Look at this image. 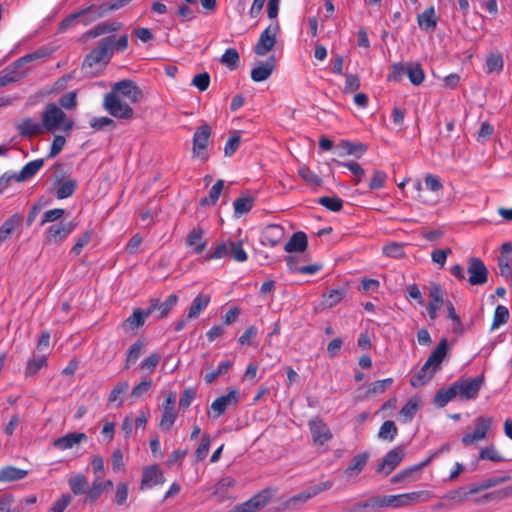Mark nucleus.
Here are the masks:
<instances>
[{
    "label": "nucleus",
    "mask_w": 512,
    "mask_h": 512,
    "mask_svg": "<svg viewBox=\"0 0 512 512\" xmlns=\"http://www.w3.org/2000/svg\"><path fill=\"white\" fill-rule=\"evenodd\" d=\"M279 31V22H271V24L261 32L260 37L254 47V52L258 56H265L268 52H270L276 44V36Z\"/></svg>",
    "instance_id": "1a4fd4ad"
},
{
    "label": "nucleus",
    "mask_w": 512,
    "mask_h": 512,
    "mask_svg": "<svg viewBox=\"0 0 512 512\" xmlns=\"http://www.w3.org/2000/svg\"><path fill=\"white\" fill-rule=\"evenodd\" d=\"M405 450L402 446H397L386 453L381 463L376 468L377 473L389 475L403 460Z\"/></svg>",
    "instance_id": "dca6fc26"
},
{
    "label": "nucleus",
    "mask_w": 512,
    "mask_h": 512,
    "mask_svg": "<svg viewBox=\"0 0 512 512\" xmlns=\"http://www.w3.org/2000/svg\"><path fill=\"white\" fill-rule=\"evenodd\" d=\"M417 23L421 29L426 31L433 30L436 28L437 20L435 17V9L433 6L425 9L421 14L417 17Z\"/></svg>",
    "instance_id": "e433bc0d"
},
{
    "label": "nucleus",
    "mask_w": 512,
    "mask_h": 512,
    "mask_svg": "<svg viewBox=\"0 0 512 512\" xmlns=\"http://www.w3.org/2000/svg\"><path fill=\"white\" fill-rule=\"evenodd\" d=\"M370 458L367 451L356 454L344 470V475L348 479L356 478L366 467Z\"/></svg>",
    "instance_id": "6ab92c4d"
},
{
    "label": "nucleus",
    "mask_w": 512,
    "mask_h": 512,
    "mask_svg": "<svg viewBox=\"0 0 512 512\" xmlns=\"http://www.w3.org/2000/svg\"><path fill=\"white\" fill-rule=\"evenodd\" d=\"M504 60L500 53L490 54L486 59V73L499 74L503 70Z\"/></svg>",
    "instance_id": "a18cd8bd"
},
{
    "label": "nucleus",
    "mask_w": 512,
    "mask_h": 512,
    "mask_svg": "<svg viewBox=\"0 0 512 512\" xmlns=\"http://www.w3.org/2000/svg\"><path fill=\"white\" fill-rule=\"evenodd\" d=\"M337 164L347 168L355 176V184L358 185L365 176V171L361 165L354 161L342 162L337 161Z\"/></svg>",
    "instance_id": "052dcab7"
},
{
    "label": "nucleus",
    "mask_w": 512,
    "mask_h": 512,
    "mask_svg": "<svg viewBox=\"0 0 512 512\" xmlns=\"http://www.w3.org/2000/svg\"><path fill=\"white\" fill-rule=\"evenodd\" d=\"M433 494L428 490L413 491L396 495H383L385 508H399L418 502H426L432 498Z\"/></svg>",
    "instance_id": "39448f33"
},
{
    "label": "nucleus",
    "mask_w": 512,
    "mask_h": 512,
    "mask_svg": "<svg viewBox=\"0 0 512 512\" xmlns=\"http://www.w3.org/2000/svg\"><path fill=\"white\" fill-rule=\"evenodd\" d=\"M121 28V23L119 22H103L94 26L92 29L86 32V35L91 38L98 37L100 35L108 34L115 32Z\"/></svg>",
    "instance_id": "58836bf2"
},
{
    "label": "nucleus",
    "mask_w": 512,
    "mask_h": 512,
    "mask_svg": "<svg viewBox=\"0 0 512 512\" xmlns=\"http://www.w3.org/2000/svg\"><path fill=\"white\" fill-rule=\"evenodd\" d=\"M230 245V257L237 262H245L248 259V255L243 248L241 241H231L229 240Z\"/></svg>",
    "instance_id": "bf43d9fd"
},
{
    "label": "nucleus",
    "mask_w": 512,
    "mask_h": 512,
    "mask_svg": "<svg viewBox=\"0 0 512 512\" xmlns=\"http://www.w3.org/2000/svg\"><path fill=\"white\" fill-rule=\"evenodd\" d=\"M239 391L232 389L227 394L217 397L211 404L210 410L208 411L209 417L213 419L219 418L225 413L228 407L236 406L239 402Z\"/></svg>",
    "instance_id": "f8f14e48"
},
{
    "label": "nucleus",
    "mask_w": 512,
    "mask_h": 512,
    "mask_svg": "<svg viewBox=\"0 0 512 512\" xmlns=\"http://www.w3.org/2000/svg\"><path fill=\"white\" fill-rule=\"evenodd\" d=\"M271 497L272 494L270 489H264L258 494L251 497L249 500L254 512L263 508L271 500Z\"/></svg>",
    "instance_id": "3c124183"
},
{
    "label": "nucleus",
    "mask_w": 512,
    "mask_h": 512,
    "mask_svg": "<svg viewBox=\"0 0 512 512\" xmlns=\"http://www.w3.org/2000/svg\"><path fill=\"white\" fill-rule=\"evenodd\" d=\"M448 315L447 317L453 322V332L454 333H462L463 332V325L460 320V317L457 315L454 305L450 300H447L445 302Z\"/></svg>",
    "instance_id": "680f3d73"
},
{
    "label": "nucleus",
    "mask_w": 512,
    "mask_h": 512,
    "mask_svg": "<svg viewBox=\"0 0 512 512\" xmlns=\"http://www.w3.org/2000/svg\"><path fill=\"white\" fill-rule=\"evenodd\" d=\"M236 481L232 477H224L220 479L211 489L212 495L218 502L230 499L229 491L235 486Z\"/></svg>",
    "instance_id": "b1692460"
},
{
    "label": "nucleus",
    "mask_w": 512,
    "mask_h": 512,
    "mask_svg": "<svg viewBox=\"0 0 512 512\" xmlns=\"http://www.w3.org/2000/svg\"><path fill=\"white\" fill-rule=\"evenodd\" d=\"M346 291L344 289H332L323 294V304L326 307H333L337 305L345 297Z\"/></svg>",
    "instance_id": "09e8293b"
},
{
    "label": "nucleus",
    "mask_w": 512,
    "mask_h": 512,
    "mask_svg": "<svg viewBox=\"0 0 512 512\" xmlns=\"http://www.w3.org/2000/svg\"><path fill=\"white\" fill-rule=\"evenodd\" d=\"M284 236V229L282 226L272 224L269 226L263 236V244L275 247L281 241Z\"/></svg>",
    "instance_id": "f704fd0d"
},
{
    "label": "nucleus",
    "mask_w": 512,
    "mask_h": 512,
    "mask_svg": "<svg viewBox=\"0 0 512 512\" xmlns=\"http://www.w3.org/2000/svg\"><path fill=\"white\" fill-rule=\"evenodd\" d=\"M337 148L341 150L339 153L340 156L351 155L356 158L362 157L368 149L366 144L353 143L348 140H342Z\"/></svg>",
    "instance_id": "c85d7f7f"
},
{
    "label": "nucleus",
    "mask_w": 512,
    "mask_h": 512,
    "mask_svg": "<svg viewBox=\"0 0 512 512\" xmlns=\"http://www.w3.org/2000/svg\"><path fill=\"white\" fill-rule=\"evenodd\" d=\"M179 298L176 294H170L164 302H161L158 298H152L149 301L147 311L149 315L154 312H158V319L166 317L171 309L177 304Z\"/></svg>",
    "instance_id": "f3484780"
},
{
    "label": "nucleus",
    "mask_w": 512,
    "mask_h": 512,
    "mask_svg": "<svg viewBox=\"0 0 512 512\" xmlns=\"http://www.w3.org/2000/svg\"><path fill=\"white\" fill-rule=\"evenodd\" d=\"M254 205V199L251 196L244 195L241 197H238L235 199L233 206H234V213L237 216H241L245 213H248Z\"/></svg>",
    "instance_id": "c03bdc74"
},
{
    "label": "nucleus",
    "mask_w": 512,
    "mask_h": 512,
    "mask_svg": "<svg viewBox=\"0 0 512 512\" xmlns=\"http://www.w3.org/2000/svg\"><path fill=\"white\" fill-rule=\"evenodd\" d=\"M149 312L142 309H135L133 313L122 323L123 329L135 330L144 325L145 320L149 317Z\"/></svg>",
    "instance_id": "2f4dec72"
},
{
    "label": "nucleus",
    "mask_w": 512,
    "mask_h": 512,
    "mask_svg": "<svg viewBox=\"0 0 512 512\" xmlns=\"http://www.w3.org/2000/svg\"><path fill=\"white\" fill-rule=\"evenodd\" d=\"M275 69V57L270 56L265 62L251 70V79L254 82H263L267 80Z\"/></svg>",
    "instance_id": "393cba45"
},
{
    "label": "nucleus",
    "mask_w": 512,
    "mask_h": 512,
    "mask_svg": "<svg viewBox=\"0 0 512 512\" xmlns=\"http://www.w3.org/2000/svg\"><path fill=\"white\" fill-rule=\"evenodd\" d=\"M308 427L311 432L314 445L323 446L333 438L330 428L320 417L310 419L308 421Z\"/></svg>",
    "instance_id": "2eb2a0df"
},
{
    "label": "nucleus",
    "mask_w": 512,
    "mask_h": 512,
    "mask_svg": "<svg viewBox=\"0 0 512 512\" xmlns=\"http://www.w3.org/2000/svg\"><path fill=\"white\" fill-rule=\"evenodd\" d=\"M484 493L474 498V503L482 505L488 502H498L512 497V486H507L495 490H485Z\"/></svg>",
    "instance_id": "a211bd4d"
},
{
    "label": "nucleus",
    "mask_w": 512,
    "mask_h": 512,
    "mask_svg": "<svg viewBox=\"0 0 512 512\" xmlns=\"http://www.w3.org/2000/svg\"><path fill=\"white\" fill-rule=\"evenodd\" d=\"M103 107L112 117L117 119L130 120L134 115L132 107L114 93L104 95Z\"/></svg>",
    "instance_id": "423d86ee"
},
{
    "label": "nucleus",
    "mask_w": 512,
    "mask_h": 512,
    "mask_svg": "<svg viewBox=\"0 0 512 512\" xmlns=\"http://www.w3.org/2000/svg\"><path fill=\"white\" fill-rule=\"evenodd\" d=\"M28 471L14 466H4L0 469V482H12L24 479Z\"/></svg>",
    "instance_id": "72a5a7b5"
},
{
    "label": "nucleus",
    "mask_w": 512,
    "mask_h": 512,
    "mask_svg": "<svg viewBox=\"0 0 512 512\" xmlns=\"http://www.w3.org/2000/svg\"><path fill=\"white\" fill-rule=\"evenodd\" d=\"M318 203L332 212H339L343 208V200L337 196H323L318 199Z\"/></svg>",
    "instance_id": "6e6d98bb"
},
{
    "label": "nucleus",
    "mask_w": 512,
    "mask_h": 512,
    "mask_svg": "<svg viewBox=\"0 0 512 512\" xmlns=\"http://www.w3.org/2000/svg\"><path fill=\"white\" fill-rule=\"evenodd\" d=\"M165 477L158 465H151L144 469L141 479V489L151 488L163 484Z\"/></svg>",
    "instance_id": "4be33fe9"
},
{
    "label": "nucleus",
    "mask_w": 512,
    "mask_h": 512,
    "mask_svg": "<svg viewBox=\"0 0 512 512\" xmlns=\"http://www.w3.org/2000/svg\"><path fill=\"white\" fill-rule=\"evenodd\" d=\"M44 160L36 159L25 164L22 169L14 174V179L17 182H25L34 177L38 171L43 167Z\"/></svg>",
    "instance_id": "bb28decb"
},
{
    "label": "nucleus",
    "mask_w": 512,
    "mask_h": 512,
    "mask_svg": "<svg viewBox=\"0 0 512 512\" xmlns=\"http://www.w3.org/2000/svg\"><path fill=\"white\" fill-rule=\"evenodd\" d=\"M491 417L479 416L475 420V428L472 432H466L462 436V443L465 446H471L487 437L492 425Z\"/></svg>",
    "instance_id": "9b49d317"
},
{
    "label": "nucleus",
    "mask_w": 512,
    "mask_h": 512,
    "mask_svg": "<svg viewBox=\"0 0 512 512\" xmlns=\"http://www.w3.org/2000/svg\"><path fill=\"white\" fill-rule=\"evenodd\" d=\"M17 129L21 136L31 137L42 132V125L31 118H25L17 125Z\"/></svg>",
    "instance_id": "4c0bfd02"
},
{
    "label": "nucleus",
    "mask_w": 512,
    "mask_h": 512,
    "mask_svg": "<svg viewBox=\"0 0 512 512\" xmlns=\"http://www.w3.org/2000/svg\"><path fill=\"white\" fill-rule=\"evenodd\" d=\"M308 246L307 235L298 231L295 232L284 246L287 253L304 252Z\"/></svg>",
    "instance_id": "c756f323"
},
{
    "label": "nucleus",
    "mask_w": 512,
    "mask_h": 512,
    "mask_svg": "<svg viewBox=\"0 0 512 512\" xmlns=\"http://www.w3.org/2000/svg\"><path fill=\"white\" fill-rule=\"evenodd\" d=\"M78 187L76 180L68 178L59 184L56 190V197L60 200L66 199L74 194Z\"/></svg>",
    "instance_id": "a19ab883"
},
{
    "label": "nucleus",
    "mask_w": 512,
    "mask_h": 512,
    "mask_svg": "<svg viewBox=\"0 0 512 512\" xmlns=\"http://www.w3.org/2000/svg\"><path fill=\"white\" fill-rule=\"evenodd\" d=\"M241 137L238 131H235L226 141L224 147L225 156H232L239 148Z\"/></svg>",
    "instance_id": "338daca9"
},
{
    "label": "nucleus",
    "mask_w": 512,
    "mask_h": 512,
    "mask_svg": "<svg viewBox=\"0 0 512 512\" xmlns=\"http://www.w3.org/2000/svg\"><path fill=\"white\" fill-rule=\"evenodd\" d=\"M510 480L509 475L504 476H494L487 479H484L478 483L472 484L465 488H459L456 490L449 491L443 496V499L450 500L456 503L464 502L471 495L479 494L481 491L488 490L490 488L496 487L500 484H503Z\"/></svg>",
    "instance_id": "f03ea898"
},
{
    "label": "nucleus",
    "mask_w": 512,
    "mask_h": 512,
    "mask_svg": "<svg viewBox=\"0 0 512 512\" xmlns=\"http://www.w3.org/2000/svg\"><path fill=\"white\" fill-rule=\"evenodd\" d=\"M103 492L104 491L101 488V481H98V479H94L91 486H89L85 493L83 503L88 505L95 504L99 500Z\"/></svg>",
    "instance_id": "79ce46f5"
},
{
    "label": "nucleus",
    "mask_w": 512,
    "mask_h": 512,
    "mask_svg": "<svg viewBox=\"0 0 512 512\" xmlns=\"http://www.w3.org/2000/svg\"><path fill=\"white\" fill-rule=\"evenodd\" d=\"M110 93H114L119 98H127L130 103L141 101L143 94L139 86L132 80H122L112 86Z\"/></svg>",
    "instance_id": "ddd939ff"
},
{
    "label": "nucleus",
    "mask_w": 512,
    "mask_h": 512,
    "mask_svg": "<svg viewBox=\"0 0 512 512\" xmlns=\"http://www.w3.org/2000/svg\"><path fill=\"white\" fill-rule=\"evenodd\" d=\"M42 124L48 132H54L58 128L68 132L72 130L74 121L67 119L66 114L56 104L50 103L42 113Z\"/></svg>",
    "instance_id": "20e7f679"
},
{
    "label": "nucleus",
    "mask_w": 512,
    "mask_h": 512,
    "mask_svg": "<svg viewBox=\"0 0 512 512\" xmlns=\"http://www.w3.org/2000/svg\"><path fill=\"white\" fill-rule=\"evenodd\" d=\"M113 55V37L100 39L97 46L93 48L84 58L82 69H92L97 65L106 66Z\"/></svg>",
    "instance_id": "7ed1b4c3"
},
{
    "label": "nucleus",
    "mask_w": 512,
    "mask_h": 512,
    "mask_svg": "<svg viewBox=\"0 0 512 512\" xmlns=\"http://www.w3.org/2000/svg\"><path fill=\"white\" fill-rule=\"evenodd\" d=\"M212 129L207 123L200 125L193 135V148L192 153L194 157L200 158L202 161L208 159L206 149L208 147Z\"/></svg>",
    "instance_id": "6e6552de"
},
{
    "label": "nucleus",
    "mask_w": 512,
    "mask_h": 512,
    "mask_svg": "<svg viewBox=\"0 0 512 512\" xmlns=\"http://www.w3.org/2000/svg\"><path fill=\"white\" fill-rule=\"evenodd\" d=\"M87 440V435L83 432L76 433H67L66 435L56 438L52 445L54 448L65 451L68 449H72L76 446H78L80 443Z\"/></svg>",
    "instance_id": "aec40b11"
},
{
    "label": "nucleus",
    "mask_w": 512,
    "mask_h": 512,
    "mask_svg": "<svg viewBox=\"0 0 512 512\" xmlns=\"http://www.w3.org/2000/svg\"><path fill=\"white\" fill-rule=\"evenodd\" d=\"M203 236L204 230L200 227H195L186 238V245L192 247L195 254H201L206 248V241L203 240Z\"/></svg>",
    "instance_id": "cd10ccee"
},
{
    "label": "nucleus",
    "mask_w": 512,
    "mask_h": 512,
    "mask_svg": "<svg viewBox=\"0 0 512 512\" xmlns=\"http://www.w3.org/2000/svg\"><path fill=\"white\" fill-rule=\"evenodd\" d=\"M22 219L20 214L15 213L4 221L0 227V246L12 237L15 230L20 226Z\"/></svg>",
    "instance_id": "a878e982"
},
{
    "label": "nucleus",
    "mask_w": 512,
    "mask_h": 512,
    "mask_svg": "<svg viewBox=\"0 0 512 512\" xmlns=\"http://www.w3.org/2000/svg\"><path fill=\"white\" fill-rule=\"evenodd\" d=\"M407 76L410 82L415 86L422 84L425 78L424 71L421 65L418 63L408 64Z\"/></svg>",
    "instance_id": "5fc2aeb1"
},
{
    "label": "nucleus",
    "mask_w": 512,
    "mask_h": 512,
    "mask_svg": "<svg viewBox=\"0 0 512 512\" xmlns=\"http://www.w3.org/2000/svg\"><path fill=\"white\" fill-rule=\"evenodd\" d=\"M509 319V311L507 307L503 305H498L494 311L493 321H492V329L499 327L500 325L505 324Z\"/></svg>",
    "instance_id": "e2e57ef3"
},
{
    "label": "nucleus",
    "mask_w": 512,
    "mask_h": 512,
    "mask_svg": "<svg viewBox=\"0 0 512 512\" xmlns=\"http://www.w3.org/2000/svg\"><path fill=\"white\" fill-rule=\"evenodd\" d=\"M210 444L211 438L209 434H203L200 440V444L194 453V458L196 462L203 461L207 457L210 449Z\"/></svg>",
    "instance_id": "4d7b16f0"
},
{
    "label": "nucleus",
    "mask_w": 512,
    "mask_h": 512,
    "mask_svg": "<svg viewBox=\"0 0 512 512\" xmlns=\"http://www.w3.org/2000/svg\"><path fill=\"white\" fill-rule=\"evenodd\" d=\"M177 419V412L175 408H162V415L159 422V427L162 430L169 431Z\"/></svg>",
    "instance_id": "de8ad7c7"
},
{
    "label": "nucleus",
    "mask_w": 512,
    "mask_h": 512,
    "mask_svg": "<svg viewBox=\"0 0 512 512\" xmlns=\"http://www.w3.org/2000/svg\"><path fill=\"white\" fill-rule=\"evenodd\" d=\"M221 63L227 66L229 69L234 70L237 68L239 63V53L234 48H228L221 56Z\"/></svg>",
    "instance_id": "13d9d810"
},
{
    "label": "nucleus",
    "mask_w": 512,
    "mask_h": 512,
    "mask_svg": "<svg viewBox=\"0 0 512 512\" xmlns=\"http://www.w3.org/2000/svg\"><path fill=\"white\" fill-rule=\"evenodd\" d=\"M298 174L309 185L320 187L322 184V179L307 166L299 167Z\"/></svg>",
    "instance_id": "603ef678"
},
{
    "label": "nucleus",
    "mask_w": 512,
    "mask_h": 512,
    "mask_svg": "<svg viewBox=\"0 0 512 512\" xmlns=\"http://www.w3.org/2000/svg\"><path fill=\"white\" fill-rule=\"evenodd\" d=\"M377 510L385 509L383 495H375L365 501H359L350 507H344L343 512H361L363 510Z\"/></svg>",
    "instance_id": "412c9836"
},
{
    "label": "nucleus",
    "mask_w": 512,
    "mask_h": 512,
    "mask_svg": "<svg viewBox=\"0 0 512 512\" xmlns=\"http://www.w3.org/2000/svg\"><path fill=\"white\" fill-rule=\"evenodd\" d=\"M383 254L394 258V259H402L405 257L404 244L398 242H391L383 246L382 248Z\"/></svg>",
    "instance_id": "8fccbe9b"
},
{
    "label": "nucleus",
    "mask_w": 512,
    "mask_h": 512,
    "mask_svg": "<svg viewBox=\"0 0 512 512\" xmlns=\"http://www.w3.org/2000/svg\"><path fill=\"white\" fill-rule=\"evenodd\" d=\"M110 11L106 5V3H103L99 6L91 5L89 7H86L84 9L80 10L81 13V23L84 26L89 25L90 23L96 21L97 19L105 16Z\"/></svg>",
    "instance_id": "5701e85b"
},
{
    "label": "nucleus",
    "mask_w": 512,
    "mask_h": 512,
    "mask_svg": "<svg viewBox=\"0 0 512 512\" xmlns=\"http://www.w3.org/2000/svg\"><path fill=\"white\" fill-rule=\"evenodd\" d=\"M398 428L394 421H384L378 431V437L382 440L392 442L397 436Z\"/></svg>",
    "instance_id": "37998d69"
},
{
    "label": "nucleus",
    "mask_w": 512,
    "mask_h": 512,
    "mask_svg": "<svg viewBox=\"0 0 512 512\" xmlns=\"http://www.w3.org/2000/svg\"><path fill=\"white\" fill-rule=\"evenodd\" d=\"M457 395V391L454 383L449 388H441L437 391L434 396L433 402L439 407H445L450 401H452Z\"/></svg>",
    "instance_id": "c9c22d12"
},
{
    "label": "nucleus",
    "mask_w": 512,
    "mask_h": 512,
    "mask_svg": "<svg viewBox=\"0 0 512 512\" xmlns=\"http://www.w3.org/2000/svg\"><path fill=\"white\" fill-rule=\"evenodd\" d=\"M447 352L448 341L446 338H443L431 352L420 370L410 378V385L414 388H418L430 382L436 372L440 370L441 364L447 356Z\"/></svg>",
    "instance_id": "f257e3e1"
},
{
    "label": "nucleus",
    "mask_w": 512,
    "mask_h": 512,
    "mask_svg": "<svg viewBox=\"0 0 512 512\" xmlns=\"http://www.w3.org/2000/svg\"><path fill=\"white\" fill-rule=\"evenodd\" d=\"M129 389V383L127 381H121L119 382L110 392L108 397L109 403H114L117 400H119L118 406L122 405V400L120 399V396L125 394Z\"/></svg>",
    "instance_id": "69168bd1"
},
{
    "label": "nucleus",
    "mask_w": 512,
    "mask_h": 512,
    "mask_svg": "<svg viewBox=\"0 0 512 512\" xmlns=\"http://www.w3.org/2000/svg\"><path fill=\"white\" fill-rule=\"evenodd\" d=\"M67 483L71 492L75 496L85 495L87 489L89 488L88 478L82 473H78L69 477Z\"/></svg>",
    "instance_id": "473e14b6"
},
{
    "label": "nucleus",
    "mask_w": 512,
    "mask_h": 512,
    "mask_svg": "<svg viewBox=\"0 0 512 512\" xmlns=\"http://www.w3.org/2000/svg\"><path fill=\"white\" fill-rule=\"evenodd\" d=\"M224 188V180L219 179L215 182V184L211 187L209 194L200 199L201 206H213L217 203L222 190Z\"/></svg>",
    "instance_id": "ea45409f"
},
{
    "label": "nucleus",
    "mask_w": 512,
    "mask_h": 512,
    "mask_svg": "<svg viewBox=\"0 0 512 512\" xmlns=\"http://www.w3.org/2000/svg\"><path fill=\"white\" fill-rule=\"evenodd\" d=\"M142 348L143 342L141 340H137L129 347L125 360V369H128L131 364L136 363V361L139 359L141 355Z\"/></svg>",
    "instance_id": "864d4df0"
},
{
    "label": "nucleus",
    "mask_w": 512,
    "mask_h": 512,
    "mask_svg": "<svg viewBox=\"0 0 512 512\" xmlns=\"http://www.w3.org/2000/svg\"><path fill=\"white\" fill-rule=\"evenodd\" d=\"M467 273L468 282L473 286H482L487 283L489 271L484 262L477 257H471L468 260Z\"/></svg>",
    "instance_id": "4468645a"
},
{
    "label": "nucleus",
    "mask_w": 512,
    "mask_h": 512,
    "mask_svg": "<svg viewBox=\"0 0 512 512\" xmlns=\"http://www.w3.org/2000/svg\"><path fill=\"white\" fill-rule=\"evenodd\" d=\"M47 366V358L44 355L33 357L28 360L25 375L27 377L33 376L38 373L40 369Z\"/></svg>",
    "instance_id": "49530a36"
},
{
    "label": "nucleus",
    "mask_w": 512,
    "mask_h": 512,
    "mask_svg": "<svg viewBox=\"0 0 512 512\" xmlns=\"http://www.w3.org/2000/svg\"><path fill=\"white\" fill-rule=\"evenodd\" d=\"M77 224L73 221L59 222L50 225L44 233V244L59 245L76 229Z\"/></svg>",
    "instance_id": "0eeeda50"
},
{
    "label": "nucleus",
    "mask_w": 512,
    "mask_h": 512,
    "mask_svg": "<svg viewBox=\"0 0 512 512\" xmlns=\"http://www.w3.org/2000/svg\"><path fill=\"white\" fill-rule=\"evenodd\" d=\"M211 302L210 295L198 294L192 301L188 313L187 319H196L199 315L208 307Z\"/></svg>",
    "instance_id": "7c9ffc66"
},
{
    "label": "nucleus",
    "mask_w": 512,
    "mask_h": 512,
    "mask_svg": "<svg viewBox=\"0 0 512 512\" xmlns=\"http://www.w3.org/2000/svg\"><path fill=\"white\" fill-rule=\"evenodd\" d=\"M393 381V378L374 381L368 386L367 394H381L392 385Z\"/></svg>",
    "instance_id": "0e129e2a"
},
{
    "label": "nucleus",
    "mask_w": 512,
    "mask_h": 512,
    "mask_svg": "<svg viewBox=\"0 0 512 512\" xmlns=\"http://www.w3.org/2000/svg\"><path fill=\"white\" fill-rule=\"evenodd\" d=\"M161 356L158 352H153L146 358H144L140 364V368L143 371L153 372L159 364Z\"/></svg>",
    "instance_id": "774afa93"
},
{
    "label": "nucleus",
    "mask_w": 512,
    "mask_h": 512,
    "mask_svg": "<svg viewBox=\"0 0 512 512\" xmlns=\"http://www.w3.org/2000/svg\"><path fill=\"white\" fill-rule=\"evenodd\" d=\"M484 384L482 375L475 378H463L454 382L457 395L463 401L474 399Z\"/></svg>",
    "instance_id": "9d476101"
}]
</instances>
